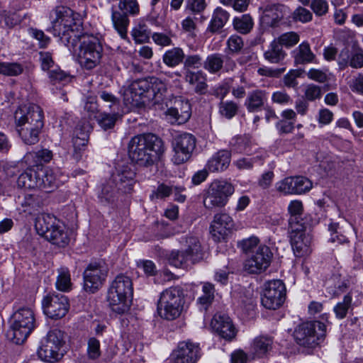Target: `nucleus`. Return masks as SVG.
<instances>
[{"label": "nucleus", "mask_w": 363, "mask_h": 363, "mask_svg": "<svg viewBox=\"0 0 363 363\" xmlns=\"http://www.w3.org/2000/svg\"><path fill=\"white\" fill-rule=\"evenodd\" d=\"M49 78L54 84L61 82L62 84L68 83L71 81L72 77L58 67L50 70L48 74Z\"/></svg>", "instance_id": "nucleus-57"}, {"label": "nucleus", "mask_w": 363, "mask_h": 363, "mask_svg": "<svg viewBox=\"0 0 363 363\" xmlns=\"http://www.w3.org/2000/svg\"><path fill=\"white\" fill-rule=\"evenodd\" d=\"M108 267L102 261L90 263L84 272V289L94 294L104 284L108 275Z\"/></svg>", "instance_id": "nucleus-15"}, {"label": "nucleus", "mask_w": 363, "mask_h": 363, "mask_svg": "<svg viewBox=\"0 0 363 363\" xmlns=\"http://www.w3.org/2000/svg\"><path fill=\"white\" fill-rule=\"evenodd\" d=\"M231 161V153L222 150L215 153L208 161L206 169L211 172H223L228 169Z\"/></svg>", "instance_id": "nucleus-28"}, {"label": "nucleus", "mask_w": 363, "mask_h": 363, "mask_svg": "<svg viewBox=\"0 0 363 363\" xmlns=\"http://www.w3.org/2000/svg\"><path fill=\"white\" fill-rule=\"evenodd\" d=\"M190 104L182 99H176L173 106L169 108L166 111V116L168 117L171 123L183 124L186 123L191 117Z\"/></svg>", "instance_id": "nucleus-23"}, {"label": "nucleus", "mask_w": 363, "mask_h": 363, "mask_svg": "<svg viewBox=\"0 0 363 363\" xmlns=\"http://www.w3.org/2000/svg\"><path fill=\"white\" fill-rule=\"evenodd\" d=\"M135 172L128 166L123 167L113 176V181L104 186L103 196L110 200L116 192L130 193L135 183Z\"/></svg>", "instance_id": "nucleus-14"}, {"label": "nucleus", "mask_w": 363, "mask_h": 363, "mask_svg": "<svg viewBox=\"0 0 363 363\" xmlns=\"http://www.w3.org/2000/svg\"><path fill=\"white\" fill-rule=\"evenodd\" d=\"M272 253L269 247L259 245L245 262V269L252 274H259L269 266Z\"/></svg>", "instance_id": "nucleus-20"}, {"label": "nucleus", "mask_w": 363, "mask_h": 363, "mask_svg": "<svg viewBox=\"0 0 363 363\" xmlns=\"http://www.w3.org/2000/svg\"><path fill=\"white\" fill-rule=\"evenodd\" d=\"M292 18L294 21L306 23L313 20V13L304 7L298 6L292 13Z\"/></svg>", "instance_id": "nucleus-55"}, {"label": "nucleus", "mask_w": 363, "mask_h": 363, "mask_svg": "<svg viewBox=\"0 0 363 363\" xmlns=\"http://www.w3.org/2000/svg\"><path fill=\"white\" fill-rule=\"evenodd\" d=\"M202 295L198 298L197 303L199 306L206 310L213 303L215 298V287L210 282H203L202 284Z\"/></svg>", "instance_id": "nucleus-39"}, {"label": "nucleus", "mask_w": 363, "mask_h": 363, "mask_svg": "<svg viewBox=\"0 0 363 363\" xmlns=\"http://www.w3.org/2000/svg\"><path fill=\"white\" fill-rule=\"evenodd\" d=\"M294 194H302L309 191L313 186L312 182L306 177H293Z\"/></svg>", "instance_id": "nucleus-51"}, {"label": "nucleus", "mask_w": 363, "mask_h": 363, "mask_svg": "<svg viewBox=\"0 0 363 363\" xmlns=\"http://www.w3.org/2000/svg\"><path fill=\"white\" fill-rule=\"evenodd\" d=\"M242 47V39L237 35H231L227 40V49L230 53L239 52Z\"/></svg>", "instance_id": "nucleus-60"}, {"label": "nucleus", "mask_w": 363, "mask_h": 363, "mask_svg": "<svg viewBox=\"0 0 363 363\" xmlns=\"http://www.w3.org/2000/svg\"><path fill=\"white\" fill-rule=\"evenodd\" d=\"M165 147L163 141L151 133L133 137L128 144L130 160L140 166H152L163 155Z\"/></svg>", "instance_id": "nucleus-2"}, {"label": "nucleus", "mask_w": 363, "mask_h": 363, "mask_svg": "<svg viewBox=\"0 0 363 363\" xmlns=\"http://www.w3.org/2000/svg\"><path fill=\"white\" fill-rule=\"evenodd\" d=\"M84 108L90 119L97 118L98 105L94 96H89L86 97Z\"/></svg>", "instance_id": "nucleus-59"}, {"label": "nucleus", "mask_w": 363, "mask_h": 363, "mask_svg": "<svg viewBox=\"0 0 363 363\" xmlns=\"http://www.w3.org/2000/svg\"><path fill=\"white\" fill-rule=\"evenodd\" d=\"M293 177H286L275 184V188L278 192L283 195L294 194Z\"/></svg>", "instance_id": "nucleus-54"}, {"label": "nucleus", "mask_w": 363, "mask_h": 363, "mask_svg": "<svg viewBox=\"0 0 363 363\" xmlns=\"http://www.w3.org/2000/svg\"><path fill=\"white\" fill-rule=\"evenodd\" d=\"M118 116V113H113L112 115L104 113L101 115L100 118H97V120L100 126L103 129L107 130L114 126Z\"/></svg>", "instance_id": "nucleus-63"}, {"label": "nucleus", "mask_w": 363, "mask_h": 363, "mask_svg": "<svg viewBox=\"0 0 363 363\" xmlns=\"http://www.w3.org/2000/svg\"><path fill=\"white\" fill-rule=\"evenodd\" d=\"M286 56L281 45L275 39L271 42L267 50L264 53L265 60L271 63H279L282 61Z\"/></svg>", "instance_id": "nucleus-36"}, {"label": "nucleus", "mask_w": 363, "mask_h": 363, "mask_svg": "<svg viewBox=\"0 0 363 363\" xmlns=\"http://www.w3.org/2000/svg\"><path fill=\"white\" fill-rule=\"evenodd\" d=\"M203 255L199 239L194 236L186 238L184 248L173 250L169 255V263L175 267L186 268L201 259Z\"/></svg>", "instance_id": "nucleus-11"}, {"label": "nucleus", "mask_w": 363, "mask_h": 363, "mask_svg": "<svg viewBox=\"0 0 363 363\" xmlns=\"http://www.w3.org/2000/svg\"><path fill=\"white\" fill-rule=\"evenodd\" d=\"M51 31L60 38L67 46H74L80 37L82 21L79 15L71 9L60 6L51 14Z\"/></svg>", "instance_id": "nucleus-3"}, {"label": "nucleus", "mask_w": 363, "mask_h": 363, "mask_svg": "<svg viewBox=\"0 0 363 363\" xmlns=\"http://www.w3.org/2000/svg\"><path fill=\"white\" fill-rule=\"evenodd\" d=\"M103 54V47L99 39L93 35H83L76 50L77 60L83 69L91 70L97 67Z\"/></svg>", "instance_id": "nucleus-9"}, {"label": "nucleus", "mask_w": 363, "mask_h": 363, "mask_svg": "<svg viewBox=\"0 0 363 363\" xmlns=\"http://www.w3.org/2000/svg\"><path fill=\"white\" fill-rule=\"evenodd\" d=\"M234 227V220L228 213H218L213 216L210 225V233L214 241H225L233 232Z\"/></svg>", "instance_id": "nucleus-19"}, {"label": "nucleus", "mask_w": 363, "mask_h": 363, "mask_svg": "<svg viewBox=\"0 0 363 363\" xmlns=\"http://www.w3.org/2000/svg\"><path fill=\"white\" fill-rule=\"evenodd\" d=\"M310 8L316 16H325L329 11V4L327 0H311Z\"/></svg>", "instance_id": "nucleus-56"}, {"label": "nucleus", "mask_w": 363, "mask_h": 363, "mask_svg": "<svg viewBox=\"0 0 363 363\" xmlns=\"http://www.w3.org/2000/svg\"><path fill=\"white\" fill-rule=\"evenodd\" d=\"M232 149L234 152L238 153H244L247 155H251L256 153L252 151V143L249 137L246 135L238 136L233 139L231 142Z\"/></svg>", "instance_id": "nucleus-38"}, {"label": "nucleus", "mask_w": 363, "mask_h": 363, "mask_svg": "<svg viewBox=\"0 0 363 363\" xmlns=\"http://www.w3.org/2000/svg\"><path fill=\"white\" fill-rule=\"evenodd\" d=\"M9 323L7 339L16 345L23 344L37 327L34 308L20 307L12 313Z\"/></svg>", "instance_id": "nucleus-5"}, {"label": "nucleus", "mask_w": 363, "mask_h": 363, "mask_svg": "<svg viewBox=\"0 0 363 363\" xmlns=\"http://www.w3.org/2000/svg\"><path fill=\"white\" fill-rule=\"evenodd\" d=\"M352 310V296L350 293L344 296L342 300L338 302L333 308L335 316L338 319L345 318L347 313Z\"/></svg>", "instance_id": "nucleus-42"}, {"label": "nucleus", "mask_w": 363, "mask_h": 363, "mask_svg": "<svg viewBox=\"0 0 363 363\" xmlns=\"http://www.w3.org/2000/svg\"><path fill=\"white\" fill-rule=\"evenodd\" d=\"M184 303L183 291L179 286L169 287L164 290L157 304L159 315L165 320H173L180 316Z\"/></svg>", "instance_id": "nucleus-8"}, {"label": "nucleus", "mask_w": 363, "mask_h": 363, "mask_svg": "<svg viewBox=\"0 0 363 363\" xmlns=\"http://www.w3.org/2000/svg\"><path fill=\"white\" fill-rule=\"evenodd\" d=\"M223 57L221 54L213 53L207 56L203 67L211 74L218 72L223 67Z\"/></svg>", "instance_id": "nucleus-41"}, {"label": "nucleus", "mask_w": 363, "mask_h": 363, "mask_svg": "<svg viewBox=\"0 0 363 363\" xmlns=\"http://www.w3.org/2000/svg\"><path fill=\"white\" fill-rule=\"evenodd\" d=\"M87 355L91 359H96L101 356L100 342L95 337L88 340Z\"/></svg>", "instance_id": "nucleus-58"}, {"label": "nucleus", "mask_w": 363, "mask_h": 363, "mask_svg": "<svg viewBox=\"0 0 363 363\" xmlns=\"http://www.w3.org/2000/svg\"><path fill=\"white\" fill-rule=\"evenodd\" d=\"M265 157L264 154L257 155L252 157H240L233 162V164L240 171L250 170L254 164L262 162Z\"/></svg>", "instance_id": "nucleus-45"}, {"label": "nucleus", "mask_w": 363, "mask_h": 363, "mask_svg": "<svg viewBox=\"0 0 363 363\" xmlns=\"http://www.w3.org/2000/svg\"><path fill=\"white\" fill-rule=\"evenodd\" d=\"M173 192V189L164 184H160L157 189L150 194L151 200L163 199Z\"/></svg>", "instance_id": "nucleus-61"}, {"label": "nucleus", "mask_w": 363, "mask_h": 363, "mask_svg": "<svg viewBox=\"0 0 363 363\" xmlns=\"http://www.w3.org/2000/svg\"><path fill=\"white\" fill-rule=\"evenodd\" d=\"M288 212L291 215L289 225L290 228H291V223L299 224L297 220L303 212V205L302 201L300 200L291 201L288 206Z\"/></svg>", "instance_id": "nucleus-50"}, {"label": "nucleus", "mask_w": 363, "mask_h": 363, "mask_svg": "<svg viewBox=\"0 0 363 363\" xmlns=\"http://www.w3.org/2000/svg\"><path fill=\"white\" fill-rule=\"evenodd\" d=\"M118 9L128 16H136L140 14V6L138 0H120Z\"/></svg>", "instance_id": "nucleus-47"}, {"label": "nucleus", "mask_w": 363, "mask_h": 363, "mask_svg": "<svg viewBox=\"0 0 363 363\" xmlns=\"http://www.w3.org/2000/svg\"><path fill=\"white\" fill-rule=\"evenodd\" d=\"M38 233L58 247H64L69 244V237L65 226L54 216L42 213L35 219Z\"/></svg>", "instance_id": "nucleus-7"}, {"label": "nucleus", "mask_w": 363, "mask_h": 363, "mask_svg": "<svg viewBox=\"0 0 363 363\" xmlns=\"http://www.w3.org/2000/svg\"><path fill=\"white\" fill-rule=\"evenodd\" d=\"M58 275L56 280V287L61 291H69L72 289L70 273L67 267H62L58 269Z\"/></svg>", "instance_id": "nucleus-43"}, {"label": "nucleus", "mask_w": 363, "mask_h": 363, "mask_svg": "<svg viewBox=\"0 0 363 363\" xmlns=\"http://www.w3.org/2000/svg\"><path fill=\"white\" fill-rule=\"evenodd\" d=\"M91 129V124L86 123L82 128L77 127L74 130V135L72 138L73 152L72 156L75 161H79L82 157L88 141V133Z\"/></svg>", "instance_id": "nucleus-25"}, {"label": "nucleus", "mask_w": 363, "mask_h": 363, "mask_svg": "<svg viewBox=\"0 0 363 363\" xmlns=\"http://www.w3.org/2000/svg\"><path fill=\"white\" fill-rule=\"evenodd\" d=\"M174 155L172 161L175 164H181L189 160L196 147L195 137L188 133L176 135L172 142Z\"/></svg>", "instance_id": "nucleus-16"}, {"label": "nucleus", "mask_w": 363, "mask_h": 363, "mask_svg": "<svg viewBox=\"0 0 363 363\" xmlns=\"http://www.w3.org/2000/svg\"><path fill=\"white\" fill-rule=\"evenodd\" d=\"M52 157L53 155L51 150L48 149H41L38 151L27 153L26 159L27 162L38 167L43 164L44 163L50 162Z\"/></svg>", "instance_id": "nucleus-37"}, {"label": "nucleus", "mask_w": 363, "mask_h": 363, "mask_svg": "<svg viewBox=\"0 0 363 363\" xmlns=\"http://www.w3.org/2000/svg\"><path fill=\"white\" fill-rule=\"evenodd\" d=\"M44 113L41 107L31 104L19 108L15 113L16 130L23 142L34 145L44 126Z\"/></svg>", "instance_id": "nucleus-4"}, {"label": "nucleus", "mask_w": 363, "mask_h": 363, "mask_svg": "<svg viewBox=\"0 0 363 363\" xmlns=\"http://www.w3.org/2000/svg\"><path fill=\"white\" fill-rule=\"evenodd\" d=\"M286 7L281 4H272L266 6L261 18L264 26L275 27L284 18Z\"/></svg>", "instance_id": "nucleus-27"}, {"label": "nucleus", "mask_w": 363, "mask_h": 363, "mask_svg": "<svg viewBox=\"0 0 363 363\" xmlns=\"http://www.w3.org/2000/svg\"><path fill=\"white\" fill-rule=\"evenodd\" d=\"M128 15L120 10H113L111 12V21L114 28L123 39L128 37V26L129 25V19Z\"/></svg>", "instance_id": "nucleus-31"}, {"label": "nucleus", "mask_w": 363, "mask_h": 363, "mask_svg": "<svg viewBox=\"0 0 363 363\" xmlns=\"http://www.w3.org/2000/svg\"><path fill=\"white\" fill-rule=\"evenodd\" d=\"M275 40L281 45L282 48L285 47L289 48L296 45L298 43L300 38L297 33L290 31L281 34L278 38H275Z\"/></svg>", "instance_id": "nucleus-52"}, {"label": "nucleus", "mask_w": 363, "mask_h": 363, "mask_svg": "<svg viewBox=\"0 0 363 363\" xmlns=\"http://www.w3.org/2000/svg\"><path fill=\"white\" fill-rule=\"evenodd\" d=\"M325 284L328 291L335 296L344 292L348 288L347 281L345 280H341L339 275H334L333 277L328 279Z\"/></svg>", "instance_id": "nucleus-44"}, {"label": "nucleus", "mask_w": 363, "mask_h": 363, "mask_svg": "<svg viewBox=\"0 0 363 363\" xmlns=\"http://www.w3.org/2000/svg\"><path fill=\"white\" fill-rule=\"evenodd\" d=\"M182 48H174L167 50L162 56L163 62L169 67H174L182 63L184 59Z\"/></svg>", "instance_id": "nucleus-40"}, {"label": "nucleus", "mask_w": 363, "mask_h": 363, "mask_svg": "<svg viewBox=\"0 0 363 363\" xmlns=\"http://www.w3.org/2000/svg\"><path fill=\"white\" fill-rule=\"evenodd\" d=\"M44 313L51 318H61L69 310V301L63 295L49 294L42 301Z\"/></svg>", "instance_id": "nucleus-21"}, {"label": "nucleus", "mask_w": 363, "mask_h": 363, "mask_svg": "<svg viewBox=\"0 0 363 363\" xmlns=\"http://www.w3.org/2000/svg\"><path fill=\"white\" fill-rule=\"evenodd\" d=\"M293 57L296 64H306L313 62L315 59V55L311 50L308 42L301 43L292 52Z\"/></svg>", "instance_id": "nucleus-32"}, {"label": "nucleus", "mask_w": 363, "mask_h": 363, "mask_svg": "<svg viewBox=\"0 0 363 363\" xmlns=\"http://www.w3.org/2000/svg\"><path fill=\"white\" fill-rule=\"evenodd\" d=\"M40 177V169L28 168L20 174L17 180L18 187L26 189H42Z\"/></svg>", "instance_id": "nucleus-26"}, {"label": "nucleus", "mask_w": 363, "mask_h": 363, "mask_svg": "<svg viewBox=\"0 0 363 363\" xmlns=\"http://www.w3.org/2000/svg\"><path fill=\"white\" fill-rule=\"evenodd\" d=\"M185 80L194 86L197 93L203 94L207 88L206 75L202 71L193 72L188 70L185 72Z\"/></svg>", "instance_id": "nucleus-33"}, {"label": "nucleus", "mask_w": 363, "mask_h": 363, "mask_svg": "<svg viewBox=\"0 0 363 363\" xmlns=\"http://www.w3.org/2000/svg\"><path fill=\"white\" fill-rule=\"evenodd\" d=\"M266 99L265 92L262 90H255L249 93L245 105L250 112H255L261 108Z\"/></svg>", "instance_id": "nucleus-35"}, {"label": "nucleus", "mask_w": 363, "mask_h": 363, "mask_svg": "<svg viewBox=\"0 0 363 363\" xmlns=\"http://www.w3.org/2000/svg\"><path fill=\"white\" fill-rule=\"evenodd\" d=\"M290 231L291 245L294 255L305 258L312 252L311 235L306 231L303 224H292Z\"/></svg>", "instance_id": "nucleus-18"}, {"label": "nucleus", "mask_w": 363, "mask_h": 363, "mask_svg": "<svg viewBox=\"0 0 363 363\" xmlns=\"http://www.w3.org/2000/svg\"><path fill=\"white\" fill-rule=\"evenodd\" d=\"M349 87L355 94L363 96V74H358L349 82Z\"/></svg>", "instance_id": "nucleus-64"}, {"label": "nucleus", "mask_w": 363, "mask_h": 363, "mask_svg": "<svg viewBox=\"0 0 363 363\" xmlns=\"http://www.w3.org/2000/svg\"><path fill=\"white\" fill-rule=\"evenodd\" d=\"M167 91V85L157 77L140 79L130 83L123 91V102L128 108L159 103Z\"/></svg>", "instance_id": "nucleus-1"}, {"label": "nucleus", "mask_w": 363, "mask_h": 363, "mask_svg": "<svg viewBox=\"0 0 363 363\" xmlns=\"http://www.w3.org/2000/svg\"><path fill=\"white\" fill-rule=\"evenodd\" d=\"M273 340L269 336L259 335L255 337L251 343L253 358H263L272 350Z\"/></svg>", "instance_id": "nucleus-30"}, {"label": "nucleus", "mask_w": 363, "mask_h": 363, "mask_svg": "<svg viewBox=\"0 0 363 363\" xmlns=\"http://www.w3.org/2000/svg\"><path fill=\"white\" fill-rule=\"evenodd\" d=\"M200 357L199 344L190 340L180 342L169 363H196Z\"/></svg>", "instance_id": "nucleus-22"}, {"label": "nucleus", "mask_w": 363, "mask_h": 363, "mask_svg": "<svg viewBox=\"0 0 363 363\" xmlns=\"http://www.w3.org/2000/svg\"><path fill=\"white\" fill-rule=\"evenodd\" d=\"M229 17L230 14L227 11L221 7H217L213 13L208 30L211 33L218 31L225 25Z\"/></svg>", "instance_id": "nucleus-34"}, {"label": "nucleus", "mask_w": 363, "mask_h": 363, "mask_svg": "<svg viewBox=\"0 0 363 363\" xmlns=\"http://www.w3.org/2000/svg\"><path fill=\"white\" fill-rule=\"evenodd\" d=\"M234 191L235 188L231 183L215 180L204 192L203 205L207 209L224 207Z\"/></svg>", "instance_id": "nucleus-13"}, {"label": "nucleus", "mask_w": 363, "mask_h": 363, "mask_svg": "<svg viewBox=\"0 0 363 363\" xmlns=\"http://www.w3.org/2000/svg\"><path fill=\"white\" fill-rule=\"evenodd\" d=\"M65 334L59 329H52L48 333L45 342L38 350V357L44 362L53 363L65 354Z\"/></svg>", "instance_id": "nucleus-12"}, {"label": "nucleus", "mask_w": 363, "mask_h": 363, "mask_svg": "<svg viewBox=\"0 0 363 363\" xmlns=\"http://www.w3.org/2000/svg\"><path fill=\"white\" fill-rule=\"evenodd\" d=\"M23 71V67L18 62H0V74L13 77L21 74Z\"/></svg>", "instance_id": "nucleus-49"}, {"label": "nucleus", "mask_w": 363, "mask_h": 363, "mask_svg": "<svg viewBox=\"0 0 363 363\" xmlns=\"http://www.w3.org/2000/svg\"><path fill=\"white\" fill-rule=\"evenodd\" d=\"M253 26V21L250 15L245 14L233 19L234 28L240 33L246 34Z\"/></svg>", "instance_id": "nucleus-48"}, {"label": "nucleus", "mask_w": 363, "mask_h": 363, "mask_svg": "<svg viewBox=\"0 0 363 363\" xmlns=\"http://www.w3.org/2000/svg\"><path fill=\"white\" fill-rule=\"evenodd\" d=\"M238 109V104L233 101H221L218 104L219 113L227 119L233 118Z\"/></svg>", "instance_id": "nucleus-46"}, {"label": "nucleus", "mask_w": 363, "mask_h": 363, "mask_svg": "<svg viewBox=\"0 0 363 363\" xmlns=\"http://www.w3.org/2000/svg\"><path fill=\"white\" fill-rule=\"evenodd\" d=\"M211 326L215 333L226 340H231L235 337V328L226 315L216 314L211 320Z\"/></svg>", "instance_id": "nucleus-24"}, {"label": "nucleus", "mask_w": 363, "mask_h": 363, "mask_svg": "<svg viewBox=\"0 0 363 363\" xmlns=\"http://www.w3.org/2000/svg\"><path fill=\"white\" fill-rule=\"evenodd\" d=\"M326 325L320 321H307L297 326L294 332L296 342L301 347L314 349L324 340Z\"/></svg>", "instance_id": "nucleus-10"}, {"label": "nucleus", "mask_w": 363, "mask_h": 363, "mask_svg": "<svg viewBox=\"0 0 363 363\" xmlns=\"http://www.w3.org/2000/svg\"><path fill=\"white\" fill-rule=\"evenodd\" d=\"M40 169V177L42 184V190L45 191H51L53 189L57 188L63 182L62 179V175L59 169H53L51 168Z\"/></svg>", "instance_id": "nucleus-29"}, {"label": "nucleus", "mask_w": 363, "mask_h": 363, "mask_svg": "<svg viewBox=\"0 0 363 363\" xmlns=\"http://www.w3.org/2000/svg\"><path fill=\"white\" fill-rule=\"evenodd\" d=\"M131 35L136 43H143L149 40L150 31L145 24H138L133 28Z\"/></svg>", "instance_id": "nucleus-53"}, {"label": "nucleus", "mask_w": 363, "mask_h": 363, "mask_svg": "<svg viewBox=\"0 0 363 363\" xmlns=\"http://www.w3.org/2000/svg\"><path fill=\"white\" fill-rule=\"evenodd\" d=\"M101 100L108 104V107L115 111L119 107V100L113 94L106 91H102L99 93Z\"/></svg>", "instance_id": "nucleus-62"}, {"label": "nucleus", "mask_w": 363, "mask_h": 363, "mask_svg": "<svg viewBox=\"0 0 363 363\" xmlns=\"http://www.w3.org/2000/svg\"><path fill=\"white\" fill-rule=\"evenodd\" d=\"M133 295L130 278L119 274L111 282L107 294V301L111 311L117 314H125L130 310Z\"/></svg>", "instance_id": "nucleus-6"}, {"label": "nucleus", "mask_w": 363, "mask_h": 363, "mask_svg": "<svg viewBox=\"0 0 363 363\" xmlns=\"http://www.w3.org/2000/svg\"><path fill=\"white\" fill-rule=\"evenodd\" d=\"M286 298V287L279 279L272 280L264 284L262 294V306L269 310L279 308L284 302Z\"/></svg>", "instance_id": "nucleus-17"}]
</instances>
